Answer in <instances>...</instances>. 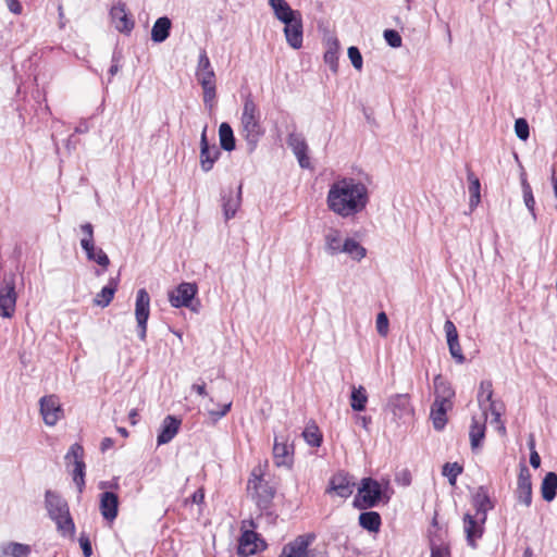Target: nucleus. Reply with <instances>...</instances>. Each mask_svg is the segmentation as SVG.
Returning <instances> with one entry per match:
<instances>
[{
  "label": "nucleus",
  "mask_w": 557,
  "mask_h": 557,
  "mask_svg": "<svg viewBox=\"0 0 557 557\" xmlns=\"http://www.w3.org/2000/svg\"><path fill=\"white\" fill-rule=\"evenodd\" d=\"M368 202L367 186L351 177L336 181L327 193L329 208L343 218L361 212Z\"/></svg>",
  "instance_id": "1"
},
{
  "label": "nucleus",
  "mask_w": 557,
  "mask_h": 557,
  "mask_svg": "<svg viewBox=\"0 0 557 557\" xmlns=\"http://www.w3.org/2000/svg\"><path fill=\"white\" fill-rule=\"evenodd\" d=\"M45 507L48 517L55 523L57 531L61 536L72 539L75 534V523L66 499L60 493L47 490L45 493Z\"/></svg>",
  "instance_id": "2"
},
{
  "label": "nucleus",
  "mask_w": 557,
  "mask_h": 557,
  "mask_svg": "<svg viewBox=\"0 0 557 557\" xmlns=\"http://www.w3.org/2000/svg\"><path fill=\"white\" fill-rule=\"evenodd\" d=\"M388 490V483L383 486L371 476L363 478L360 481L352 505L357 509H368L376 507L380 503L387 504L391 499Z\"/></svg>",
  "instance_id": "3"
},
{
  "label": "nucleus",
  "mask_w": 557,
  "mask_h": 557,
  "mask_svg": "<svg viewBox=\"0 0 557 557\" xmlns=\"http://www.w3.org/2000/svg\"><path fill=\"white\" fill-rule=\"evenodd\" d=\"M244 138L248 146V152L256 150L260 138L264 135V128L260 123V112L252 97L248 95L244 100L240 117Z\"/></svg>",
  "instance_id": "4"
},
{
  "label": "nucleus",
  "mask_w": 557,
  "mask_h": 557,
  "mask_svg": "<svg viewBox=\"0 0 557 557\" xmlns=\"http://www.w3.org/2000/svg\"><path fill=\"white\" fill-rule=\"evenodd\" d=\"M198 286L196 283L183 282L168 293L169 301L174 308H188L193 312L198 313L201 307L200 301L196 298Z\"/></svg>",
  "instance_id": "5"
},
{
  "label": "nucleus",
  "mask_w": 557,
  "mask_h": 557,
  "mask_svg": "<svg viewBox=\"0 0 557 557\" xmlns=\"http://www.w3.org/2000/svg\"><path fill=\"white\" fill-rule=\"evenodd\" d=\"M15 274L4 273L0 282V317L12 318L16 306Z\"/></svg>",
  "instance_id": "6"
},
{
  "label": "nucleus",
  "mask_w": 557,
  "mask_h": 557,
  "mask_svg": "<svg viewBox=\"0 0 557 557\" xmlns=\"http://www.w3.org/2000/svg\"><path fill=\"white\" fill-rule=\"evenodd\" d=\"M251 488L255 491L253 497L259 509L268 511L275 496V488L255 471H252L251 478L248 481V490Z\"/></svg>",
  "instance_id": "7"
},
{
  "label": "nucleus",
  "mask_w": 557,
  "mask_h": 557,
  "mask_svg": "<svg viewBox=\"0 0 557 557\" xmlns=\"http://www.w3.org/2000/svg\"><path fill=\"white\" fill-rule=\"evenodd\" d=\"M150 314V296L145 288H140L136 295L135 317L137 321V333L141 341L146 339L147 322Z\"/></svg>",
  "instance_id": "8"
},
{
  "label": "nucleus",
  "mask_w": 557,
  "mask_h": 557,
  "mask_svg": "<svg viewBox=\"0 0 557 557\" xmlns=\"http://www.w3.org/2000/svg\"><path fill=\"white\" fill-rule=\"evenodd\" d=\"M221 157V150L214 144L210 145L207 138V125L200 136V168L205 173L213 169L214 163Z\"/></svg>",
  "instance_id": "9"
},
{
  "label": "nucleus",
  "mask_w": 557,
  "mask_h": 557,
  "mask_svg": "<svg viewBox=\"0 0 557 557\" xmlns=\"http://www.w3.org/2000/svg\"><path fill=\"white\" fill-rule=\"evenodd\" d=\"M516 497L518 502L527 507H530L532 504L531 472L524 462L519 465Z\"/></svg>",
  "instance_id": "10"
},
{
  "label": "nucleus",
  "mask_w": 557,
  "mask_h": 557,
  "mask_svg": "<svg viewBox=\"0 0 557 557\" xmlns=\"http://www.w3.org/2000/svg\"><path fill=\"white\" fill-rule=\"evenodd\" d=\"M354 478L344 471L335 473L329 482L326 493H335L342 498H348L354 493Z\"/></svg>",
  "instance_id": "11"
},
{
  "label": "nucleus",
  "mask_w": 557,
  "mask_h": 557,
  "mask_svg": "<svg viewBox=\"0 0 557 557\" xmlns=\"http://www.w3.org/2000/svg\"><path fill=\"white\" fill-rule=\"evenodd\" d=\"M40 413L46 424L54 425L63 416V409L59 401L58 396L48 395L44 396L39 400Z\"/></svg>",
  "instance_id": "12"
},
{
  "label": "nucleus",
  "mask_w": 557,
  "mask_h": 557,
  "mask_svg": "<svg viewBox=\"0 0 557 557\" xmlns=\"http://www.w3.org/2000/svg\"><path fill=\"white\" fill-rule=\"evenodd\" d=\"M243 184L240 183L236 191L233 188L222 190L221 201L225 221L233 219L242 205Z\"/></svg>",
  "instance_id": "13"
},
{
  "label": "nucleus",
  "mask_w": 557,
  "mask_h": 557,
  "mask_svg": "<svg viewBox=\"0 0 557 557\" xmlns=\"http://www.w3.org/2000/svg\"><path fill=\"white\" fill-rule=\"evenodd\" d=\"M315 540L314 533L298 535L283 547V557H309L308 548Z\"/></svg>",
  "instance_id": "14"
},
{
  "label": "nucleus",
  "mask_w": 557,
  "mask_h": 557,
  "mask_svg": "<svg viewBox=\"0 0 557 557\" xmlns=\"http://www.w3.org/2000/svg\"><path fill=\"white\" fill-rule=\"evenodd\" d=\"M387 409L397 420H406L413 413L408 394H395L391 396L387 403Z\"/></svg>",
  "instance_id": "15"
},
{
  "label": "nucleus",
  "mask_w": 557,
  "mask_h": 557,
  "mask_svg": "<svg viewBox=\"0 0 557 557\" xmlns=\"http://www.w3.org/2000/svg\"><path fill=\"white\" fill-rule=\"evenodd\" d=\"M284 24V35L286 42L293 49H300L302 47L304 41V25H302V15L283 23Z\"/></svg>",
  "instance_id": "16"
},
{
  "label": "nucleus",
  "mask_w": 557,
  "mask_h": 557,
  "mask_svg": "<svg viewBox=\"0 0 557 557\" xmlns=\"http://www.w3.org/2000/svg\"><path fill=\"white\" fill-rule=\"evenodd\" d=\"M287 145L296 156L300 168L309 169L310 160L308 157V145L300 133H290L287 138Z\"/></svg>",
  "instance_id": "17"
},
{
  "label": "nucleus",
  "mask_w": 557,
  "mask_h": 557,
  "mask_svg": "<svg viewBox=\"0 0 557 557\" xmlns=\"http://www.w3.org/2000/svg\"><path fill=\"white\" fill-rule=\"evenodd\" d=\"M472 505L475 509L474 515L479 516L481 522H486L487 512L494 508V503L485 486H479L476 488L472 496Z\"/></svg>",
  "instance_id": "18"
},
{
  "label": "nucleus",
  "mask_w": 557,
  "mask_h": 557,
  "mask_svg": "<svg viewBox=\"0 0 557 557\" xmlns=\"http://www.w3.org/2000/svg\"><path fill=\"white\" fill-rule=\"evenodd\" d=\"M467 543L472 548L476 547V540L481 539L484 532L485 522H481L479 516L466 513L463 517Z\"/></svg>",
  "instance_id": "19"
},
{
  "label": "nucleus",
  "mask_w": 557,
  "mask_h": 557,
  "mask_svg": "<svg viewBox=\"0 0 557 557\" xmlns=\"http://www.w3.org/2000/svg\"><path fill=\"white\" fill-rule=\"evenodd\" d=\"M110 16L119 32L128 34L134 28V21L127 15L125 3L119 2L113 5Z\"/></svg>",
  "instance_id": "20"
},
{
  "label": "nucleus",
  "mask_w": 557,
  "mask_h": 557,
  "mask_svg": "<svg viewBox=\"0 0 557 557\" xmlns=\"http://www.w3.org/2000/svg\"><path fill=\"white\" fill-rule=\"evenodd\" d=\"M257 541H259L258 533H256L255 531L245 530L238 540L237 554L242 557H247L256 554L259 547ZM260 543L264 548L265 543L262 540H260Z\"/></svg>",
  "instance_id": "21"
},
{
  "label": "nucleus",
  "mask_w": 557,
  "mask_h": 557,
  "mask_svg": "<svg viewBox=\"0 0 557 557\" xmlns=\"http://www.w3.org/2000/svg\"><path fill=\"white\" fill-rule=\"evenodd\" d=\"M181 419L175 416H166L162 421L160 432L157 436L158 446L170 443L178 433L181 426Z\"/></svg>",
  "instance_id": "22"
},
{
  "label": "nucleus",
  "mask_w": 557,
  "mask_h": 557,
  "mask_svg": "<svg viewBox=\"0 0 557 557\" xmlns=\"http://www.w3.org/2000/svg\"><path fill=\"white\" fill-rule=\"evenodd\" d=\"M100 512L108 521H113L119 513V496L117 494L106 491L100 494Z\"/></svg>",
  "instance_id": "23"
},
{
  "label": "nucleus",
  "mask_w": 557,
  "mask_h": 557,
  "mask_svg": "<svg viewBox=\"0 0 557 557\" xmlns=\"http://www.w3.org/2000/svg\"><path fill=\"white\" fill-rule=\"evenodd\" d=\"M485 421H486V413L483 412L482 420H478L475 417L472 418L471 425H470V445L472 451H476L481 448L483 441L485 438Z\"/></svg>",
  "instance_id": "24"
},
{
  "label": "nucleus",
  "mask_w": 557,
  "mask_h": 557,
  "mask_svg": "<svg viewBox=\"0 0 557 557\" xmlns=\"http://www.w3.org/2000/svg\"><path fill=\"white\" fill-rule=\"evenodd\" d=\"M269 5L281 23L288 22L301 14L298 10L292 9L286 0H269Z\"/></svg>",
  "instance_id": "25"
},
{
  "label": "nucleus",
  "mask_w": 557,
  "mask_h": 557,
  "mask_svg": "<svg viewBox=\"0 0 557 557\" xmlns=\"http://www.w3.org/2000/svg\"><path fill=\"white\" fill-rule=\"evenodd\" d=\"M450 406L451 404L443 403L442 400H434L431 407L430 417L436 431L444 430L447 423V410Z\"/></svg>",
  "instance_id": "26"
},
{
  "label": "nucleus",
  "mask_w": 557,
  "mask_h": 557,
  "mask_svg": "<svg viewBox=\"0 0 557 557\" xmlns=\"http://www.w3.org/2000/svg\"><path fill=\"white\" fill-rule=\"evenodd\" d=\"M196 77L198 83H202L203 81H215V73L205 49H202L199 53Z\"/></svg>",
  "instance_id": "27"
},
{
  "label": "nucleus",
  "mask_w": 557,
  "mask_h": 557,
  "mask_svg": "<svg viewBox=\"0 0 557 557\" xmlns=\"http://www.w3.org/2000/svg\"><path fill=\"white\" fill-rule=\"evenodd\" d=\"M119 275L115 277H111L109 280V283L102 287L99 294H97L96 298L94 299L95 305L101 308L108 307L114 297V294L119 286Z\"/></svg>",
  "instance_id": "28"
},
{
  "label": "nucleus",
  "mask_w": 557,
  "mask_h": 557,
  "mask_svg": "<svg viewBox=\"0 0 557 557\" xmlns=\"http://www.w3.org/2000/svg\"><path fill=\"white\" fill-rule=\"evenodd\" d=\"M172 22L168 16L157 18L151 29V40L156 44L165 41L171 33Z\"/></svg>",
  "instance_id": "29"
},
{
  "label": "nucleus",
  "mask_w": 557,
  "mask_h": 557,
  "mask_svg": "<svg viewBox=\"0 0 557 557\" xmlns=\"http://www.w3.org/2000/svg\"><path fill=\"white\" fill-rule=\"evenodd\" d=\"M433 382L435 387L434 400H442L443 403L451 404L450 400L455 396V391L450 384L442 376V374L435 375Z\"/></svg>",
  "instance_id": "30"
},
{
  "label": "nucleus",
  "mask_w": 557,
  "mask_h": 557,
  "mask_svg": "<svg viewBox=\"0 0 557 557\" xmlns=\"http://www.w3.org/2000/svg\"><path fill=\"white\" fill-rule=\"evenodd\" d=\"M541 495L545 502H553L557 495V473L547 472L541 483Z\"/></svg>",
  "instance_id": "31"
},
{
  "label": "nucleus",
  "mask_w": 557,
  "mask_h": 557,
  "mask_svg": "<svg viewBox=\"0 0 557 557\" xmlns=\"http://www.w3.org/2000/svg\"><path fill=\"white\" fill-rule=\"evenodd\" d=\"M220 150L233 151L236 148V139L232 126L227 122H222L219 126Z\"/></svg>",
  "instance_id": "32"
},
{
  "label": "nucleus",
  "mask_w": 557,
  "mask_h": 557,
  "mask_svg": "<svg viewBox=\"0 0 557 557\" xmlns=\"http://www.w3.org/2000/svg\"><path fill=\"white\" fill-rule=\"evenodd\" d=\"M30 552L29 545L17 542L0 545V557H28Z\"/></svg>",
  "instance_id": "33"
},
{
  "label": "nucleus",
  "mask_w": 557,
  "mask_h": 557,
  "mask_svg": "<svg viewBox=\"0 0 557 557\" xmlns=\"http://www.w3.org/2000/svg\"><path fill=\"white\" fill-rule=\"evenodd\" d=\"M520 182H521V188H522V194H523V202H524L527 209L529 210L532 219L534 221H536L537 215L535 212V199H534L531 185L528 182L527 174L524 171H522L520 174Z\"/></svg>",
  "instance_id": "34"
},
{
  "label": "nucleus",
  "mask_w": 557,
  "mask_h": 557,
  "mask_svg": "<svg viewBox=\"0 0 557 557\" xmlns=\"http://www.w3.org/2000/svg\"><path fill=\"white\" fill-rule=\"evenodd\" d=\"M358 521L359 525L369 532H379L382 524L380 513L371 510L361 512Z\"/></svg>",
  "instance_id": "35"
},
{
  "label": "nucleus",
  "mask_w": 557,
  "mask_h": 557,
  "mask_svg": "<svg viewBox=\"0 0 557 557\" xmlns=\"http://www.w3.org/2000/svg\"><path fill=\"white\" fill-rule=\"evenodd\" d=\"M82 249L85 251L86 258L89 261L97 263L104 270L109 267L110 259H109L108 255L101 248H97L95 244L88 245L86 243V244H84V248H82Z\"/></svg>",
  "instance_id": "36"
},
{
  "label": "nucleus",
  "mask_w": 557,
  "mask_h": 557,
  "mask_svg": "<svg viewBox=\"0 0 557 557\" xmlns=\"http://www.w3.org/2000/svg\"><path fill=\"white\" fill-rule=\"evenodd\" d=\"M467 180L469 183L470 209L473 210L481 201V183L479 177L468 168Z\"/></svg>",
  "instance_id": "37"
},
{
  "label": "nucleus",
  "mask_w": 557,
  "mask_h": 557,
  "mask_svg": "<svg viewBox=\"0 0 557 557\" xmlns=\"http://www.w3.org/2000/svg\"><path fill=\"white\" fill-rule=\"evenodd\" d=\"M342 252L347 253L352 260L360 261L367 255V249L354 238H346L343 243Z\"/></svg>",
  "instance_id": "38"
},
{
  "label": "nucleus",
  "mask_w": 557,
  "mask_h": 557,
  "mask_svg": "<svg viewBox=\"0 0 557 557\" xmlns=\"http://www.w3.org/2000/svg\"><path fill=\"white\" fill-rule=\"evenodd\" d=\"M339 42L336 38L327 39V49L324 53V62L330 66L333 73H337L338 70V52Z\"/></svg>",
  "instance_id": "39"
},
{
  "label": "nucleus",
  "mask_w": 557,
  "mask_h": 557,
  "mask_svg": "<svg viewBox=\"0 0 557 557\" xmlns=\"http://www.w3.org/2000/svg\"><path fill=\"white\" fill-rule=\"evenodd\" d=\"M273 456L277 466H290V447L286 443H280L275 437L273 446Z\"/></svg>",
  "instance_id": "40"
},
{
  "label": "nucleus",
  "mask_w": 557,
  "mask_h": 557,
  "mask_svg": "<svg viewBox=\"0 0 557 557\" xmlns=\"http://www.w3.org/2000/svg\"><path fill=\"white\" fill-rule=\"evenodd\" d=\"M368 401L367 391L363 386H352L350 393V407L354 411L361 412L366 409Z\"/></svg>",
  "instance_id": "41"
},
{
  "label": "nucleus",
  "mask_w": 557,
  "mask_h": 557,
  "mask_svg": "<svg viewBox=\"0 0 557 557\" xmlns=\"http://www.w3.org/2000/svg\"><path fill=\"white\" fill-rule=\"evenodd\" d=\"M342 236L341 232L337 230H330L325 234V251L331 255H337L342 252Z\"/></svg>",
  "instance_id": "42"
},
{
  "label": "nucleus",
  "mask_w": 557,
  "mask_h": 557,
  "mask_svg": "<svg viewBox=\"0 0 557 557\" xmlns=\"http://www.w3.org/2000/svg\"><path fill=\"white\" fill-rule=\"evenodd\" d=\"M306 443L311 447H320L323 441L322 433L314 422L307 424L302 431Z\"/></svg>",
  "instance_id": "43"
},
{
  "label": "nucleus",
  "mask_w": 557,
  "mask_h": 557,
  "mask_svg": "<svg viewBox=\"0 0 557 557\" xmlns=\"http://www.w3.org/2000/svg\"><path fill=\"white\" fill-rule=\"evenodd\" d=\"M492 397H493V384H492V382L488 381V380L482 381L481 384H480L479 393H478V401H479L480 407L481 408L486 407L485 403H487L488 405L491 403H494Z\"/></svg>",
  "instance_id": "44"
},
{
  "label": "nucleus",
  "mask_w": 557,
  "mask_h": 557,
  "mask_svg": "<svg viewBox=\"0 0 557 557\" xmlns=\"http://www.w3.org/2000/svg\"><path fill=\"white\" fill-rule=\"evenodd\" d=\"M463 471V467L458 462H446L443 466L442 474L448 479L450 485H455L457 478Z\"/></svg>",
  "instance_id": "45"
},
{
  "label": "nucleus",
  "mask_w": 557,
  "mask_h": 557,
  "mask_svg": "<svg viewBox=\"0 0 557 557\" xmlns=\"http://www.w3.org/2000/svg\"><path fill=\"white\" fill-rule=\"evenodd\" d=\"M199 84L203 90V103L206 107H209L211 109L213 107V101L216 97L215 81H203Z\"/></svg>",
  "instance_id": "46"
},
{
  "label": "nucleus",
  "mask_w": 557,
  "mask_h": 557,
  "mask_svg": "<svg viewBox=\"0 0 557 557\" xmlns=\"http://www.w3.org/2000/svg\"><path fill=\"white\" fill-rule=\"evenodd\" d=\"M85 469L86 465L84 460H79L74 463L73 481L75 482L79 493H83L85 488Z\"/></svg>",
  "instance_id": "47"
},
{
  "label": "nucleus",
  "mask_w": 557,
  "mask_h": 557,
  "mask_svg": "<svg viewBox=\"0 0 557 557\" xmlns=\"http://www.w3.org/2000/svg\"><path fill=\"white\" fill-rule=\"evenodd\" d=\"M486 409H490L493 414L492 423L496 424L498 432L505 434L506 428L504 422L500 420L502 407H497L496 403H491L487 407H484V412L486 413Z\"/></svg>",
  "instance_id": "48"
},
{
  "label": "nucleus",
  "mask_w": 557,
  "mask_h": 557,
  "mask_svg": "<svg viewBox=\"0 0 557 557\" xmlns=\"http://www.w3.org/2000/svg\"><path fill=\"white\" fill-rule=\"evenodd\" d=\"M516 136L521 140H527L530 136L529 123L525 119L520 117L515 121Z\"/></svg>",
  "instance_id": "49"
},
{
  "label": "nucleus",
  "mask_w": 557,
  "mask_h": 557,
  "mask_svg": "<svg viewBox=\"0 0 557 557\" xmlns=\"http://www.w3.org/2000/svg\"><path fill=\"white\" fill-rule=\"evenodd\" d=\"M347 54H348V58H349L352 66L357 71H361L362 70V65H363V59H362V54H361L359 48L356 47V46L349 47L348 51H347Z\"/></svg>",
  "instance_id": "50"
},
{
  "label": "nucleus",
  "mask_w": 557,
  "mask_h": 557,
  "mask_svg": "<svg viewBox=\"0 0 557 557\" xmlns=\"http://www.w3.org/2000/svg\"><path fill=\"white\" fill-rule=\"evenodd\" d=\"M444 331L446 334L447 345L455 344L459 342L458 332L454 322L447 319L444 323Z\"/></svg>",
  "instance_id": "51"
},
{
  "label": "nucleus",
  "mask_w": 557,
  "mask_h": 557,
  "mask_svg": "<svg viewBox=\"0 0 557 557\" xmlns=\"http://www.w3.org/2000/svg\"><path fill=\"white\" fill-rule=\"evenodd\" d=\"M444 331L446 334L447 345L455 344L459 342L458 332L454 322L447 319L444 323Z\"/></svg>",
  "instance_id": "52"
},
{
  "label": "nucleus",
  "mask_w": 557,
  "mask_h": 557,
  "mask_svg": "<svg viewBox=\"0 0 557 557\" xmlns=\"http://www.w3.org/2000/svg\"><path fill=\"white\" fill-rule=\"evenodd\" d=\"M383 37L387 45L392 48H399L403 44L401 36L395 29H385L383 33Z\"/></svg>",
  "instance_id": "53"
},
{
  "label": "nucleus",
  "mask_w": 557,
  "mask_h": 557,
  "mask_svg": "<svg viewBox=\"0 0 557 557\" xmlns=\"http://www.w3.org/2000/svg\"><path fill=\"white\" fill-rule=\"evenodd\" d=\"M81 231L83 233V238L81 239V247L84 248V244L94 245L95 238H94V225L89 222H86L81 225Z\"/></svg>",
  "instance_id": "54"
},
{
  "label": "nucleus",
  "mask_w": 557,
  "mask_h": 557,
  "mask_svg": "<svg viewBox=\"0 0 557 557\" xmlns=\"http://www.w3.org/2000/svg\"><path fill=\"white\" fill-rule=\"evenodd\" d=\"M84 448L81 444L74 443L65 455V460L71 461L74 459V463L79 460H84Z\"/></svg>",
  "instance_id": "55"
},
{
  "label": "nucleus",
  "mask_w": 557,
  "mask_h": 557,
  "mask_svg": "<svg viewBox=\"0 0 557 557\" xmlns=\"http://www.w3.org/2000/svg\"><path fill=\"white\" fill-rule=\"evenodd\" d=\"M431 548V557H450L449 545H442L441 543L433 542V545H430Z\"/></svg>",
  "instance_id": "56"
},
{
  "label": "nucleus",
  "mask_w": 557,
  "mask_h": 557,
  "mask_svg": "<svg viewBox=\"0 0 557 557\" xmlns=\"http://www.w3.org/2000/svg\"><path fill=\"white\" fill-rule=\"evenodd\" d=\"M388 318L385 312H380L376 317V331L381 336H386L388 333Z\"/></svg>",
  "instance_id": "57"
},
{
  "label": "nucleus",
  "mask_w": 557,
  "mask_h": 557,
  "mask_svg": "<svg viewBox=\"0 0 557 557\" xmlns=\"http://www.w3.org/2000/svg\"><path fill=\"white\" fill-rule=\"evenodd\" d=\"M449 354L451 358L459 364H462L466 361V357L462 354L461 346L458 343L448 345Z\"/></svg>",
  "instance_id": "58"
},
{
  "label": "nucleus",
  "mask_w": 557,
  "mask_h": 557,
  "mask_svg": "<svg viewBox=\"0 0 557 557\" xmlns=\"http://www.w3.org/2000/svg\"><path fill=\"white\" fill-rule=\"evenodd\" d=\"M78 542L84 557H90L92 555V546L89 537L85 533H82Z\"/></svg>",
  "instance_id": "59"
},
{
  "label": "nucleus",
  "mask_w": 557,
  "mask_h": 557,
  "mask_svg": "<svg viewBox=\"0 0 557 557\" xmlns=\"http://www.w3.org/2000/svg\"><path fill=\"white\" fill-rule=\"evenodd\" d=\"M120 60H121V52L117 50H114L113 54H112V65L110 66L109 71H108L110 78H112L119 72Z\"/></svg>",
  "instance_id": "60"
},
{
  "label": "nucleus",
  "mask_w": 557,
  "mask_h": 557,
  "mask_svg": "<svg viewBox=\"0 0 557 557\" xmlns=\"http://www.w3.org/2000/svg\"><path fill=\"white\" fill-rule=\"evenodd\" d=\"M446 531L442 529H437L435 532L430 533V545H433V542L441 543L442 545L447 544L445 541Z\"/></svg>",
  "instance_id": "61"
},
{
  "label": "nucleus",
  "mask_w": 557,
  "mask_h": 557,
  "mask_svg": "<svg viewBox=\"0 0 557 557\" xmlns=\"http://www.w3.org/2000/svg\"><path fill=\"white\" fill-rule=\"evenodd\" d=\"M529 446H530V449H531V453H530V465L534 469H537L541 466V457L537 454V451L534 449V442H533V440L530 441Z\"/></svg>",
  "instance_id": "62"
},
{
  "label": "nucleus",
  "mask_w": 557,
  "mask_h": 557,
  "mask_svg": "<svg viewBox=\"0 0 557 557\" xmlns=\"http://www.w3.org/2000/svg\"><path fill=\"white\" fill-rule=\"evenodd\" d=\"M231 407L232 403L224 404L220 410H210L209 414L212 417L213 420L216 421L224 417L231 410Z\"/></svg>",
  "instance_id": "63"
},
{
  "label": "nucleus",
  "mask_w": 557,
  "mask_h": 557,
  "mask_svg": "<svg viewBox=\"0 0 557 557\" xmlns=\"http://www.w3.org/2000/svg\"><path fill=\"white\" fill-rule=\"evenodd\" d=\"M7 4L12 13L20 14L22 12V5L18 0H7Z\"/></svg>",
  "instance_id": "64"
}]
</instances>
